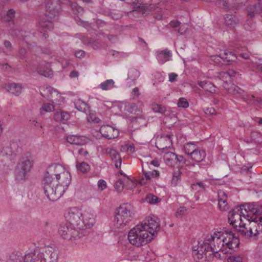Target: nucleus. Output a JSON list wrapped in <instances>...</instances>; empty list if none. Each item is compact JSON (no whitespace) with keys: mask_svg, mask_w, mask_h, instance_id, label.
<instances>
[{"mask_svg":"<svg viewBox=\"0 0 262 262\" xmlns=\"http://www.w3.org/2000/svg\"><path fill=\"white\" fill-rule=\"evenodd\" d=\"M239 240L232 232H214L213 235H207L203 241L199 242L194 247L192 255L196 261L203 258L207 252L209 255L222 251L224 253H231L235 251L239 245Z\"/></svg>","mask_w":262,"mask_h":262,"instance_id":"f257e3e1","label":"nucleus"},{"mask_svg":"<svg viewBox=\"0 0 262 262\" xmlns=\"http://www.w3.org/2000/svg\"><path fill=\"white\" fill-rule=\"evenodd\" d=\"M65 222L81 231L91 228L95 223V216L90 209L82 210L77 207L68 209L64 213Z\"/></svg>","mask_w":262,"mask_h":262,"instance_id":"f03ea898","label":"nucleus"},{"mask_svg":"<svg viewBox=\"0 0 262 262\" xmlns=\"http://www.w3.org/2000/svg\"><path fill=\"white\" fill-rule=\"evenodd\" d=\"M52 168H50L46 172L43 180V190L49 200L55 201L59 199L64 193L63 188L59 187L56 181L53 178Z\"/></svg>","mask_w":262,"mask_h":262,"instance_id":"7ed1b4c3","label":"nucleus"},{"mask_svg":"<svg viewBox=\"0 0 262 262\" xmlns=\"http://www.w3.org/2000/svg\"><path fill=\"white\" fill-rule=\"evenodd\" d=\"M134 216L133 206L128 203L123 204L115 210L114 225L117 228L123 229L129 225Z\"/></svg>","mask_w":262,"mask_h":262,"instance_id":"20e7f679","label":"nucleus"},{"mask_svg":"<svg viewBox=\"0 0 262 262\" xmlns=\"http://www.w3.org/2000/svg\"><path fill=\"white\" fill-rule=\"evenodd\" d=\"M256 203H249L246 205L237 206L232 209L228 213V222L230 225H232L234 229H237L243 223V217L249 222L250 217H247L246 215L251 213H255L252 211L253 209H247V206Z\"/></svg>","mask_w":262,"mask_h":262,"instance_id":"39448f33","label":"nucleus"},{"mask_svg":"<svg viewBox=\"0 0 262 262\" xmlns=\"http://www.w3.org/2000/svg\"><path fill=\"white\" fill-rule=\"evenodd\" d=\"M139 224L131 229L128 233V239L129 243L137 247L145 245L152 239Z\"/></svg>","mask_w":262,"mask_h":262,"instance_id":"423d86ee","label":"nucleus"},{"mask_svg":"<svg viewBox=\"0 0 262 262\" xmlns=\"http://www.w3.org/2000/svg\"><path fill=\"white\" fill-rule=\"evenodd\" d=\"M58 232L62 238L71 241L80 238L86 233L85 232L81 231L77 228L71 226L66 222L60 224Z\"/></svg>","mask_w":262,"mask_h":262,"instance_id":"0eeeda50","label":"nucleus"},{"mask_svg":"<svg viewBox=\"0 0 262 262\" xmlns=\"http://www.w3.org/2000/svg\"><path fill=\"white\" fill-rule=\"evenodd\" d=\"M52 173L56 178V183L59 187L63 188L64 192L71 183V176L70 173L65 171L60 165L52 167Z\"/></svg>","mask_w":262,"mask_h":262,"instance_id":"6e6552de","label":"nucleus"},{"mask_svg":"<svg viewBox=\"0 0 262 262\" xmlns=\"http://www.w3.org/2000/svg\"><path fill=\"white\" fill-rule=\"evenodd\" d=\"M139 224L143 228H145L148 234H150L152 239L157 234L160 229L159 219L154 215L148 216Z\"/></svg>","mask_w":262,"mask_h":262,"instance_id":"1a4fd4ad","label":"nucleus"},{"mask_svg":"<svg viewBox=\"0 0 262 262\" xmlns=\"http://www.w3.org/2000/svg\"><path fill=\"white\" fill-rule=\"evenodd\" d=\"M32 164L33 163L30 156L23 157L15 169L16 179L19 181L24 180L27 174L30 172Z\"/></svg>","mask_w":262,"mask_h":262,"instance_id":"9d476101","label":"nucleus"},{"mask_svg":"<svg viewBox=\"0 0 262 262\" xmlns=\"http://www.w3.org/2000/svg\"><path fill=\"white\" fill-rule=\"evenodd\" d=\"M19 149L17 142H11L9 146L0 151V166H4L9 161L15 157Z\"/></svg>","mask_w":262,"mask_h":262,"instance_id":"9b49d317","label":"nucleus"},{"mask_svg":"<svg viewBox=\"0 0 262 262\" xmlns=\"http://www.w3.org/2000/svg\"><path fill=\"white\" fill-rule=\"evenodd\" d=\"M46 9L47 13L45 16L47 17L46 19H42L40 23V26L48 30H51L53 28V24L50 19L55 17L58 13L59 11L53 6V2L48 1L46 4Z\"/></svg>","mask_w":262,"mask_h":262,"instance_id":"f8f14e48","label":"nucleus"},{"mask_svg":"<svg viewBox=\"0 0 262 262\" xmlns=\"http://www.w3.org/2000/svg\"><path fill=\"white\" fill-rule=\"evenodd\" d=\"M247 217H250L249 221H251L254 228V235L256 236L262 233V212H256L255 213H251L246 215Z\"/></svg>","mask_w":262,"mask_h":262,"instance_id":"ddd939ff","label":"nucleus"},{"mask_svg":"<svg viewBox=\"0 0 262 262\" xmlns=\"http://www.w3.org/2000/svg\"><path fill=\"white\" fill-rule=\"evenodd\" d=\"M44 94L41 93L43 97L52 101L53 103H59L62 101L61 95L51 86H47L43 90Z\"/></svg>","mask_w":262,"mask_h":262,"instance_id":"4468645a","label":"nucleus"},{"mask_svg":"<svg viewBox=\"0 0 262 262\" xmlns=\"http://www.w3.org/2000/svg\"><path fill=\"white\" fill-rule=\"evenodd\" d=\"M248 222L249 226L247 227L246 223H244L236 230L240 232L245 238L256 237V235H254L255 227L251 221Z\"/></svg>","mask_w":262,"mask_h":262,"instance_id":"2eb2a0df","label":"nucleus"},{"mask_svg":"<svg viewBox=\"0 0 262 262\" xmlns=\"http://www.w3.org/2000/svg\"><path fill=\"white\" fill-rule=\"evenodd\" d=\"M155 144L159 150L168 148L172 145L171 137L168 135L162 136L157 139Z\"/></svg>","mask_w":262,"mask_h":262,"instance_id":"dca6fc26","label":"nucleus"},{"mask_svg":"<svg viewBox=\"0 0 262 262\" xmlns=\"http://www.w3.org/2000/svg\"><path fill=\"white\" fill-rule=\"evenodd\" d=\"M24 262H47L42 253H36L35 251L26 253L24 257Z\"/></svg>","mask_w":262,"mask_h":262,"instance_id":"f3484780","label":"nucleus"},{"mask_svg":"<svg viewBox=\"0 0 262 262\" xmlns=\"http://www.w3.org/2000/svg\"><path fill=\"white\" fill-rule=\"evenodd\" d=\"M100 132L103 137L108 139H115L118 135V130L110 125L101 126Z\"/></svg>","mask_w":262,"mask_h":262,"instance_id":"a211bd4d","label":"nucleus"},{"mask_svg":"<svg viewBox=\"0 0 262 262\" xmlns=\"http://www.w3.org/2000/svg\"><path fill=\"white\" fill-rule=\"evenodd\" d=\"M218 205L220 210L222 211H226L229 209L227 201V195L226 193L222 190H219L217 192Z\"/></svg>","mask_w":262,"mask_h":262,"instance_id":"6ab92c4d","label":"nucleus"},{"mask_svg":"<svg viewBox=\"0 0 262 262\" xmlns=\"http://www.w3.org/2000/svg\"><path fill=\"white\" fill-rule=\"evenodd\" d=\"M107 155H108L112 161L115 162V166L116 168H119L121 167L122 160L119 153L114 148H107L105 151Z\"/></svg>","mask_w":262,"mask_h":262,"instance_id":"aec40b11","label":"nucleus"},{"mask_svg":"<svg viewBox=\"0 0 262 262\" xmlns=\"http://www.w3.org/2000/svg\"><path fill=\"white\" fill-rule=\"evenodd\" d=\"M66 140L70 144L74 145H82L86 143L84 137L74 135H68Z\"/></svg>","mask_w":262,"mask_h":262,"instance_id":"412c9836","label":"nucleus"},{"mask_svg":"<svg viewBox=\"0 0 262 262\" xmlns=\"http://www.w3.org/2000/svg\"><path fill=\"white\" fill-rule=\"evenodd\" d=\"M171 56L172 54L170 51L167 49L163 51H157L156 53L157 59L161 64H163L166 61H169Z\"/></svg>","mask_w":262,"mask_h":262,"instance_id":"4be33fe9","label":"nucleus"},{"mask_svg":"<svg viewBox=\"0 0 262 262\" xmlns=\"http://www.w3.org/2000/svg\"><path fill=\"white\" fill-rule=\"evenodd\" d=\"M242 99L247 104L250 105H257L262 102L261 98L255 97L253 95H246L245 93L243 95Z\"/></svg>","mask_w":262,"mask_h":262,"instance_id":"5701e85b","label":"nucleus"},{"mask_svg":"<svg viewBox=\"0 0 262 262\" xmlns=\"http://www.w3.org/2000/svg\"><path fill=\"white\" fill-rule=\"evenodd\" d=\"M248 16L253 17L255 15L259 14L262 11V4L249 5L247 7Z\"/></svg>","mask_w":262,"mask_h":262,"instance_id":"b1692460","label":"nucleus"},{"mask_svg":"<svg viewBox=\"0 0 262 262\" xmlns=\"http://www.w3.org/2000/svg\"><path fill=\"white\" fill-rule=\"evenodd\" d=\"M189 157L194 162H200L205 159L206 153L204 150L199 149L198 148Z\"/></svg>","mask_w":262,"mask_h":262,"instance_id":"393cba45","label":"nucleus"},{"mask_svg":"<svg viewBox=\"0 0 262 262\" xmlns=\"http://www.w3.org/2000/svg\"><path fill=\"white\" fill-rule=\"evenodd\" d=\"M198 83L201 88L206 92L211 93H216V88L213 84L209 81H199Z\"/></svg>","mask_w":262,"mask_h":262,"instance_id":"a878e982","label":"nucleus"},{"mask_svg":"<svg viewBox=\"0 0 262 262\" xmlns=\"http://www.w3.org/2000/svg\"><path fill=\"white\" fill-rule=\"evenodd\" d=\"M7 89L10 93L15 96H18L21 93L23 86L21 84L12 83L7 86Z\"/></svg>","mask_w":262,"mask_h":262,"instance_id":"bb28decb","label":"nucleus"},{"mask_svg":"<svg viewBox=\"0 0 262 262\" xmlns=\"http://www.w3.org/2000/svg\"><path fill=\"white\" fill-rule=\"evenodd\" d=\"M239 23V20L237 17L233 14H227L225 16V24L229 27H234Z\"/></svg>","mask_w":262,"mask_h":262,"instance_id":"cd10ccee","label":"nucleus"},{"mask_svg":"<svg viewBox=\"0 0 262 262\" xmlns=\"http://www.w3.org/2000/svg\"><path fill=\"white\" fill-rule=\"evenodd\" d=\"M70 118V114L65 112L58 111L54 115V119L57 122H64L68 120Z\"/></svg>","mask_w":262,"mask_h":262,"instance_id":"c85d7f7f","label":"nucleus"},{"mask_svg":"<svg viewBox=\"0 0 262 262\" xmlns=\"http://www.w3.org/2000/svg\"><path fill=\"white\" fill-rule=\"evenodd\" d=\"M37 72L39 75L46 77H51L53 76L52 71L43 64H40L38 67Z\"/></svg>","mask_w":262,"mask_h":262,"instance_id":"c756f323","label":"nucleus"},{"mask_svg":"<svg viewBox=\"0 0 262 262\" xmlns=\"http://www.w3.org/2000/svg\"><path fill=\"white\" fill-rule=\"evenodd\" d=\"M222 59L228 62H232L236 60L237 56L233 52L225 50L222 55Z\"/></svg>","mask_w":262,"mask_h":262,"instance_id":"7c9ffc66","label":"nucleus"},{"mask_svg":"<svg viewBox=\"0 0 262 262\" xmlns=\"http://www.w3.org/2000/svg\"><path fill=\"white\" fill-rule=\"evenodd\" d=\"M227 89L229 94L233 95H237L242 97V98L245 93L244 90L234 84H231V86Z\"/></svg>","mask_w":262,"mask_h":262,"instance_id":"2f4dec72","label":"nucleus"},{"mask_svg":"<svg viewBox=\"0 0 262 262\" xmlns=\"http://www.w3.org/2000/svg\"><path fill=\"white\" fill-rule=\"evenodd\" d=\"M175 158H177V155L172 152H166L163 158L164 162L169 166L173 165Z\"/></svg>","mask_w":262,"mask_h":262,"instance_id":"473e14b6","label":"nucleus"},{"mask_svg":"<svg viewBox=\"0 0 262 262\" xmlns=\"http://www.w3.org/2000/svg\"><path fill=\"white\" fill-rule=\"evenodd\" d=\"M77 170L78 172L86 173L90 170V166L86 162H77L76 165Z\"/></svg>","mask_w":262,"mask_h":262,"instance_id":"72a5a7b5","label":"nucleus"},{"mask_svg":"<svg viewBox=\"0 0 262 262\" xmlns=\"http://www.w3.org/2000/svg\"><path fill=\"white\" fill-rule=\"evenodd\" d=\"M76 109L82 112H86L88 110V105L86 103L80 99L76 100L74 102Z\"/></svg>","mask_w":262,"mask_h":262,"instance_id":"f704fd0d","label":"nucleus"},{"mask_svg":"<svg viewBox=\"0 0 262 262\" xmlns=\"http://www.w3.org/2000/svg\"><path fill=\"white\" fill-rule=\"evenodd\" d=\"M185 152L189 156L198 148L197 145L192 142H188L184 145Z\"/></svg>","mask_w":262,"mask_h":262,"instance_id":"c9c22d12","label":"nucleus"},{"mask_svg":"<svg viewBox=\"0 0 262 262\" xmlns=\"http://www.w3.org/2000/svg\"><path fill=\"white\" fill-rule=\"evenodd\" d=\"M182 172L180 170L173 171L171 181L172 185L176 186L178 185L181 181Z\"/></svg>","mask_w":262,"mask_h":262,"instance_id":"e433bc0d","label":"nucleus"},{"mask_svg":"<svg viewBox=\"0 0 262 262\" xmlns=\"http://www.w3.org/2000/svg\"><path fill=\"white\" fill-rule=\"evenodd\" d=\"M191 187L192 190L198 192H204L206 190V185L202 182H196L191 185Z\"/></svg>","mask_w":262,"mask_h":262,"instance_id":"4c0bfd02","label":"nucleus"},{"mask_svg":"<svg viewBox=\"0 0 262 262\" xmlns=\"http://www.w3.org/2000/svg\"><path fill=\"white\" fill-rule=\"evenodd\" d=\"M114 81L112 79H108L100 84L102 90L106 91L114 87Z\"/></svg>","mask_w":262,"mask_h":262,"instance_id":"58836bf2","label":"nucleus"},{"mask_svg":"<svg viewBox=\"0 0 262 262\" xmlns=\"http://www.w3.org/2000/svg\"><path fill=\"white\" fill-rule=\"evenodd\" d=\"M55 110L54 106L51 103H43L40 108V113L43 114L44 112H52Z\"/></svg>","mask_w":262,"mask_h":262,"instance_id":"ea45409f","label":"nucleus"},{"mask_svg":"<svg viewBox=\"0 0 262 262\" xmlns=\"http://www.w3.org/2000/svg\"><path fill=\"white\" fill-rule=\"evenodd\" d=\"M146 200L150 204H156L161 201V199L152 194H148L146 197Z\"/></svg>","mask_w":262,"mask_h":262,"instance_id":"a19ab883","label":"nucleus"},{"mask_svg":"<svg viewBox=\"0 0 262 262\" xmlns=\"http://www.w3.org/2000/svg\"><path fill=\"white\" fill-rule=\"evenodd\" d=\"M139 76V72L137 69H131L128 73V78L131 80H135Z\"/></svg>","mask_w":262,"mask_h":262,"instance_id":"79ce46f5","label":"nucleus"},{"mask_svg":"<svg viewBox=\"0 0 262 262\" xmlns=\"http://www.w3.org/2000/svg\"><path fill=\"white\" fill-rule=\"evenodd\" d=\"M151 107L153 111L155 113H163L166 110L164 106L157 103H152L151 105Z\"/></svg>","mask_w":262,"mask_h":262,"instance_id":"37998d69","label":"nucleus"},{"mask_svg":"<svg viewBox=\"0 0 262 262\" xmlns=\"http://www.w3.org/2000/svg\"><path fill=\"white\" fill-rule=\"evenodd\" d=\"M125 107L126 111L130 113L135 114L137 112L139 111L138 106L134 103H129Z\"/></svg>","mask_w":262,"mask_h":262,"instance_id":"c03bdc74","label":"nucleus"},{"mask_svg":"<svg viewBox=\"0 0 262 262\" xmlns=\"http://www.w3.org/2000/svg\"><path fill=\"white\" fill-rule=\"evenodd\" d=\"M177 105L179 107L187 108L189 106V102L185 98H180L177 103Z\"/></svg>","mask_w":262,"mask_h":262,"instance_id":"a18cd8bd","label":"nucleus"},{"mask_svg":"<svg viewBox=\"0 0 262 262\" xmlns=\"http://www.w3.org/2000/svg\"><path fill=\"white\" fill-rule=\"evenodd\" d=\"M247 209H253L252 211L262 212V204H251L247 206Z\"/></svg>","mask_w":262,"mask_h":262,"instance_id":"49530a36","label":"nucleus"},{"mask_svg":"<svg viewBox=\"0 0 262 262\" xmlns=\"http://www.w3.org/2000/svg\"><path fill=\"white\" fill-rule=\"evenodd\" d=\"M244 28L247 31H252L255 29V25L251 20H247L244 24Z\"/></svg>","mask_w":262,"mask_h":262,"instance_id":"de8ad7c7","label":"nucleus"},{"mask_svg":"<svg viewBox=\"0 0 262 262\" xmlns=\"http://www.w3.org/2000/svg\"><path fill=\"white\" fill-rule=\"evenodd\" d=\"M228 262H242L243 258L240 255H233L227 259Z\"/></svg>","mask_w":262,"mask_h":262,"instance_id":"09e8293b","label":"nucleus"},{"mask_svg":"<svg viewBox=\"0 0 262 262\" xmlns=\"http://www.w3.org/2000/svg\"><path fill=\"white\" fill-rule=\"evenodd\" d=\"M236 74V72L234 71L233 70L230 69L227 71L226 72H223L220 74V76L222 77H229L231 78V77L234 76V75Z\"/></svg>","mask_w":262,"mask_h":262,"instance_id":"8fccbe9b","label":"nucleus"},{"mask_svg":"<svg viewBox=\"0 0 262 262\" xmlns=\"http://www.w3.org/2000/svg\"><path fill=\"white\" fill-rule=\"evenodd\" d=\"M114 187H115V189L118 192H121L123 189V188H124V184H123V181L120 179L118 180L115 183Z\"/></svg>","mask_w":262,"mask_h":262,"instance_id":"3c124183","label":"nucleus"},{"mask_svg":"<svg viewBox=\"0 0 262 262\" xmlns=\"http://www.w3.org/2000/svg\"><path fill=\"white\" fill-rule=\"evenodd\" d=\"M48 254H50V261L49 262H57V253L51 250H48Z\"/></svg>","mask_w":262,"mask_h":262,"instance_id":"603ef678","label":"nucleus"},{"mask_svg":"<svg viewBox=\"0 0 262 262\" xmlns=\"http://www.w3.org/2000/svg\"><path fill=\"white\" fill-rule=\"evenodd\" d=\"M186 211L187 209L185 207H180L177 210L176 216L177 217H181L186 213Z\"/></svg>","mask_w":262,"mask_h":262,"instance_id":"864d4df0","label":"nucleus"},{"mask_svg":"<svg viewBox=\"0 0 262 262\" xmlns=\"http://www.w3.org/2000/svg\"><path fill=\"white\" fill-rule=\"evenodd\" d=\"M14 15L15 11L13 9L9 10L4 19L6 21H10L14 17Z\"/></svg>","mask_w":262,"mask_h":262,"instance_id":"5fc2aeb1","label":"nucleus"},{"mask_svg":"<svg viewBox=\"0 0 262 262\" xmlns=\"http://www.w3.org/2000/svg\"><path fill=\"white\" fill-rule=\"evenodd\" d=\"M98 187L101 190H103L107 187L106 182L105 180L100 179L98 182Z\"/></svg>","mask_w":262,"mask_h":262,"instance_id":"6e6d98bb","label":"nucleus"},{"mask_svg":"<svg viewBox=\"0 0 262 262\" xmlns=\"http://www.w3.org/2000/svg\"><path fill=\"white\" fill-rule=\"evenodd\" d=\"M140 95L139 89L136 87L133 89L132 92V96L134 98H137Z\"/></svg>","mask_w":262,"mask_h":262,"instance_id":"4d7b16f0","label":"nucleus"},{"mask_svg":"<svg viewBox=\"0 0 262 262\" xmlns=\"http://www.w3.org/2000/svg\"><path fill=\"white\" fill-rule=\"evenodd\" d=\"M180 24L181 23L178 20H172L169 23V26L171 28H176L179 27Z\"/></svg>","mask_w":262,"mask_h":262,"instance_id":"13d9d810","label":"nucleus"},{"mask_svg":"<svg viewBox=\"0 0 262 262\" xmlns=\"http://www.w3.org/2000/svg\"><path fill=\"white\" fill-rule=\"evenodd\" d=\"M4 45L5 47L9 51H11L12 50V45L9 41L5 40L4 42Z\"/></svg>","mask_w":262,"mask_h":262,"instance_id":"bf43d9fd","label":"nucleus"},{"mask_svg":"<svg viewBox=\"0 0 262 262\" xmlns=\"http://www.w3.org/2000/svg\"><path fill=\"white\" fill-rule=\"evenodd\" d=\"M145 177L147 179H150L152 178L155 177L154 171H148L144 173Z\"/></svg>","mask_w":262,"mask_h":262,"instance_id":"052dcab7","label":"nucleus"},{"mask_svg":"<svg viewBox=\"0 0 262 262\" xmlns=\"http://www.w3.org/2000/svg\"><path fill=\"white\" fill-rule=\"evenodd\" d=\"M169 81L170 82H173L176 80V78L178 77V75L176 73H172L169 74Z\"/></svg>","mask_w":262,"mask_h":262,"instance_id":"680f3d73","label":"nucleus"},{"mask_svg":"<svg viewBox=\"0 0 262 262\" xmlns=\"http://www.w3.org/2000/svg\"><path fill=\"white\" fill-rule=\"evenodd\" d=\"M85 55V52L83 50H79L76 51L75 53V56L77 58H81L84 56Z\"/></svg>","mask_w":262,"mask_h":262,"instance_id":"e2e57ef3","label":"nucleus"},{"mask_svg":"<svg viewBox=\"0 0 262 262\" xmlns=\"http://www.w3.org/2000/svg\"><path fill=\"white\" fill-rule=\"evenodd\" d=\"M222 54H220V55H213L211 57V59L214 62L217 63L218 61H220V59L222 58Z\"/></svg>","mask_w":262,"mask_h":262,"instance_id":"0e129e2a","label":"nucleus"},{"mask_svg":"<svg viewBox=\"0 0 262 262\" xmlns=\"http://www.w3.org/2000/svg\"><path fill=\"white\" fill-rule=\"evenodd\" d=\"M135 151V146L133 144H130V145H129L127 147V149H126V151L128 153V154H132Z\"/></svg>","mask_w":262,"mask_h":262,"instance_id":"69168bd1","label":"nucleus"},{"mask_svg":"<svg viewBox=\"0 0 262 262\" xmlns=\"http://www.w3.org/2000/svg\"><path fill=\"white\" fill-rule=\"evenodd\" d=\"M19 54L21 57H25L26 54V50L24 48H21L19 51Z\"/></svg>","mask_w":262,"mask_h":262,"instance_id":"338daca9","label":"nucleus"},{"mask_svg":"<svg viewBox=\"0 0 262 262\" xmlns=\"http://www.w3.org/2000/svg\"><path fill=\"white\" fill-rule=\"evenodd\" d=\"M184 158L182 156H178L177 155V158L174 159V161H176V163L180 164L181 162L183 161Z\"/></svg>","mask_w":262,"mask_h":262,"instance_id":"774afa93","label":"nucleus"}]
</instances>
